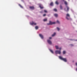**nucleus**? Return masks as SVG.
Instances as JSON below:
<instances>
[{"instance_id": "nucleus-32", "label": "nucleus", "mask_w": 77, "mask_h": 77, "mask_svg": "<svg viewBox=\"0 0 77 77\" xmlns=\"http://www.w3.org/2000/svg\"><path fill=\"white\" fill-rule=\"evenodd\" d=\"M75 65H76V66H77V63H75Z\"/></svg>"}, {"instance_id": "nucleus-18", "label": "nucleus", "mask_w": 77, "mask_h": 77, "mask_svg": "<svg viewBox=\"0 0 77 77\" xmlns=\"http://www.w3.org/2000/svg\"><path fill=\"white\" fill-rule=\"evenodd\" d=\"M47 21V19H45L43 20V21L45 22V21Z\"/></svg>"}, {"instance_id": "nucleus-1", "label": "nucleus", "mask_w": 77, "mask_h": 77, "mask_svg": "<svg viewBox=\"0 0 77 77\" xmlns=\"http://www.w3.org/2000/svg\"><path fill=\"white\" fill-rule=\"evenodd\" d=\"M59 59H61V60H63V61H64V62H67V60H66V58H63L62 57H61L60 56H59Z\"/></svg>"}, {"instance_id": "nucleus-8", "label": "nucleus", "mask_w": 77, "mask_h": 77, "mask_svg": "<svg viewBox=\"0 0 77 77\" xmlns=\"http://www.w3.org/2000/svg\"><path fill=\"white\" fill-rule=\"evenodd\" d=\"M30 24L31 25H33V24L35 25H36V23H34L33 21H32V23H30Z\"/></svg>"}, {"instance_id": "nucleus-9", "label": "nucleus", "mask_w": 77, "mask_h": 77, "mask_svg": "<svg viewBox=\"0 0 77 77\" xmlns=\"http://www.w3.org/2000/svg\"><path fill=\"white\" fill-rule=\"evenodd\" d=\"M29 8L30 9H32V10H33L35 9V7L34 6H30L29 7Z\"/></svg>"}, {"instance_id": "nucleus-10", "label": "nucleus", "mask_w": 77, "mask_h": 77, "mask_svg": "<svg viewBox=\"0 0 77 77\" xmlns=\"http://www.w3.org/2000/svg\"><path fill=\"white\" fill-rule=\"evenodd\" d=\"M66 8H67V12H68V11H69V7H68L67 6H66Z\"/></svg>"}, {"instance_id": "nucleus-30", "label": "nucleus", "mask_w": 77, "mask_h": 77, "mask_svg": "<svg viewBox=\"0 0 77 77\" xmlns=\"http://www.w3.org/2000/svg\"><path fill=\"white\" fill-rule=\"evenodd\" d=\"M51 38H52L51 37H49V39H51Z\"/></svg>"}, {"instance_id": "nucleus-21", "label": "nucleus", "mask_w": 77, "mask_h": 77, "mask_svg": "<svg viewBox=\"0 0 77 77\" xmlns=\"http://www.w3.org/2000/svg\"><path fill=\"white\" fill-rule=\"evenodd\" d=\"M54 11H55V12H57V9H56V8H54Z\"/></svg>"}, {"instance_id": "nucleus-3", "label": "nucleus", "mask_w": 77, "mask_h": 77, "mask_svg": "<svg viewBox=\"0 0 77 77\" xmlns=\"http://www.w3.org/2000/svg\"><path fill=\"white\" fill-rule=\"evenodd\" d=\"M70 18V15L68 14H66V18L68 20H69V19Z\"/></svg>"}, {"instance_id": "nucleus-27", "label": "nucleus", "mask_w": 77, "mask_h": 77, "mask_svg": "<svg viewBox=\"0 0 77 77\" xmlns=\"http://www.w3.org/2000/svg\"><path fill=\"white\" fill-rule=\"evenodd\" d=\"M71 41H77V40H72L70 39Z\"/></svg>"}, {"instance_id": "nucleus-16", "label": "nucleus", "mask_w": 77, "mask_h": 77, "mask_svg": "<svg viewBox=\"0 0 77 77\" xmlns=\"http://www.w3.org/2000/svg\"><path fill=\"white\" fill-rule=\"evenodd\" d=\"M38 26H36L35 27V29L36 30H38Z\"/></svg>"}, {"instance_id": "nucleus-25", "label": "nucleus", "mask_w": 77, "mask_h": 77, "mask_svg": "<svg viewBox=\"0 0 77 77\" xmlns=\"http://www.w3.org/2000/svg\"><path fill=\"white\" fill-rule=\"evenodd\" d=\"M44 12L45 13H47V11L46 10H44Z\"/></svg>"}, {"instance_id": "nucleus-11", "label": "nucleus", "mask_w": 77, "mask_h": 77, "mask_svg": "<svg viewBox=\"0 0 77 77\" xmlns=\"http://www.w3.org/2000/svg\"><path fill=\"white\" fill-rule=\"evenodd\" d=\"M60 9H61V10H62V9H63V7H62V6L61 5L60 6Z\"/></svg>"}, {"instance_id": "nucleus-2", "label": "nucleus", "mask_w": 77, "mask_h": 77, "mask_svg": "<svg viewBox=\"0 0 77 77\" xmlns=\"http://www.w3.org/2000/svg\"><path fill=\"white\" fill-rule=\"evenodd\" d=\"M56 24V23L55 22H52L51 21H49V23H48L47 24L48 25H52V24Z\"/></svg>"}, {"instance_id": "nucleus-4", "label": "nucleus", "mask_w": 77, "mask_h": 77, "mask_svg": "<svg viewBox=\"0 0 77 77\" xmlns=\"http://www.w3.org/2000/svg\"><path fill=\"white\" fill-rule=\"evenodd\" d=\"M55 53L56 54H60L61 52H60V51H55Z\"/></svg>"}, {"instance_id": "nucleus-24", "label": "nucleus", "mask_w": 77, "mask_h": 77, "mask_svg": "<svg viewBox=\"0 0 77 77\" xmlns=\"http://www.w3.org/2000/svg\"><path fill=\"white\" fill-rule=\"evenodd\" d=\"M64 4H65V5H67V2L66 1H65L64 2Z\"/></svg>"}, {"instance_id": "nucleus-20", "label": "nucleus", "mask_w": 77, "mask_h": 77, "mask_svg": "<svg viewBox=\"0 0 77 77\" xmlns=\"http://www.w3.org/2000/svg\"><path fill=\"white\" fill-rule=\"evenodd\" d=\"M19 6H20V8H23V7L22 6H21V5L19 4Z\"/></svg>"}, {"instance_id": "nucleus-34", "label": "nucleus", "mask_w": 77, "mask_h": 77, "mask_svg": "<svg viewBox=\"0 0 77 77\" xmlns=\"http://www.w3.org/2000/svg\"><path fill=\"white\" fill-rule=\"evenodd\" d=\"M73 62H74V61H73Z\"/></svg>"}, {"instance_id": "nucleus-5", "label": "nucleus", "mask_w": 77, "mask_h": 77, "mask_svg": "<svg viewBox=\"0 0 77 77\" xmlns=\"http://www.w3.org/2000/svg\"><path fill=\"white\" fill-rule=\"evenodd\" d=\"M39 36L42 39H44V36L42 35L41 34H39Z\"/></svg>"}, {"instance_id": "nucleus-19", "label": "nucleus", "mask_w": 77, "mask_h": 77, "mask_svg": "<svg viewBox=\"0 0 77 77\" xmlns=\"http://www.w3.org/2000/svg\"><path fill=\"white\" fill-rule=\"evenodd\" d=\"M55 3L56 4V5H59V2H58L57 1Z\"/></svg>"}, {"instance_id": "nucleus-14", "label": "nucleus", "mask_w": 77, "mask_h": 77, "mask_svg": "<svg viewBox=\"0 0 77 77\" xmlns=\"http://www.w3.org/2000/svg\"><path fill=\"white\" fill-rule=\"evenodd\" d=\"M55 48L57 50H58V49H59V46H58L56 45L55 46Z\"/></svg>"}, {"instance_id": "nucleus-12", "label": "nucleus", "mask_w": 77, "mask_h": 77, "mask_svg": "<svg viewBox=\"0 0 77 77\" xmlns=\"http://www.w3.org/2000/svg\"><path fill=\"white\" fill-rule=\"evenodd\" d=\"M54 16H55V17H58V15L57 14H54Z\"/></svg>"}, {"instance_id": "nucleus-7", "label": "nucleus", "mask_w": 77, "mask_h": 77, "mask_svg": "<svg viewBox=\"0 0 77 77\" xmlns=\"http://www.w3.org/2000/svg\"><path fill=\"white\" fill-rule=\"evenodd\" d=\"M39 7L40 8V9H43L44 8V7L42 6V5L41 4H39Z\"/></svg>"}, {"instance_id": "nucleus-17", "label": "nucleus", "mask_w": 77, "mask_h": 77, "mask_svg": "<svg viewBox=\"0 0 77 77\" xmlns=\"http://www.w3.org/2000/svg\"><path fill=\"white\" fill-rule=\"evenodd\" d=\"M50 6H53V2H51V3L50 4Z\"/></svg>"}, {"instance_id": "nucleus-13", "label": "nucleus", "mask_w": 77, "mask_h": 77, "mask_svg": "<svg viewBox=\"0 0 77 77\" xmlns=\"http://www.w3.org/2000/svg\"><path fill=\"white\" fill-rule=\"evenodd\" d=\"M56 32H54V34L52 35V36L53 37V36H54L56 35Z\"/></svg>"}, {"instance_id": "nucleus-29", "label": "nucleus", "mask_w": 77, "mask_h": 77, "mask_svg": "<svg viewBox=\"0 0 77 77\" xmlns=\"http://www.w3.org/2000/svg\"><path fill=\"white\" fill-rule=\"evenodd\" d=\"M70 45H71V47H72V46H74V45H73L72 44H71Z\"/></svg>"}, {"instance_id": "nucleus-33", "label": "nucleus", "mask_w": 77, "mask_h": 77, "mask_svg": "<svg viewBox=\"0 0 77 77\" xmlns=\"http://www.w3.org/2000/svg\"><path fill=\"white\" fill-rule=\"evenodd\" d=\"M76 71H77V68H76Z\"/></svg>"}, {"instance_id": "nucleus-26", "label": "nucleus", "mask_w": 77, "mask_h": 77, "mask_svg": "<svg viewBox=\"0 0 77 77\" xmlns=\"http://www.w3.org/2000/svg\"><path fill=\"white\" fill-rule=\"evenodd\" d=\"M57 23H58V24H60V22H59V21H58V20H57Z\"/></svg>"}, {"instance_id": "nucleus-28", "label": "nucleus", "mask_w": 77, "mask_h": 77, "mask_svg": "<svg viewBox=\"0 0 77 77\" xmlns=\"http://www.w3.org/2000/svg\"><path fill=\"white\" fill-rule=\"evenodd\" d=\"M45 16H46V14H44L43 15V17H45Z\"/></svg>"}, {"instance_id": "nucleus-15", "label": "nucleus", "mask_w": 77, "mask_h": 77, "mask_svg": "<svg viewBox=\"0 0 77 77\" xmlns=\"http://www.w3.org/2000/svg\"><path fill=\"white\" fill-rule=\"evenodd\" d=\"M49 50L53 54V53H54V52H53V51L52 50L50 49Z\"/></svg>"}, {"instance_id": "nucleus-22", "label": "nucleus", "mask_w": 77, "mask_h": 77, "mask_svg": "<svg viewBox=\"0 0 77 77\" xmlns=\"http://www.w3.org/2000/svg\"><path fill=\"white\" fill-rule=\"evenodd\" d=\"M65 53H66V51H63V54H65Z\"/></svg>"}, {"instance_id": "nucleus-23", "label": "nucleus", "mask_w": 77, "mask_h": 77, "mask_svg": "<svg viewBox=\"0 0 77 77\" xmlns=\"http://www.w3.org/2000/svg\"><path fill=\"white\" fill-rule=\"evenodd\" d=\"M57 29L58 31H59V30H60V29H59V28L58 27H57Z\"/></svg>"}, {"instance_id": "nucleus-6", "label": "nucleus", "mask_w": 77, "mask_h": 77, "mask_svg": "<svg viewBox=\"0 0 77 77\" xmlns=\"http://www.w3.org/2000/svg\"><path fill=\"white\" fill-rule=\"evenodd\" d=\"M49 44H50L51 45V44H52V43L51 42V41H50V40H47Z\"/></svg>"}, {"instance_id": "nucleus-31", "label": "nucleus", "mask_w": 77, "mask_h": 77, "mask_svg": "<svg viewBox=\"0 0 77 77\" xmlns=\"http://www.w3.org/2000/svg\"><path fill=\"white\" fill-rule=\"evenodd\" d=\"M62 48H59V50H61Z\"/></svg>"}]
</instances>
